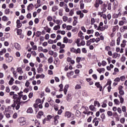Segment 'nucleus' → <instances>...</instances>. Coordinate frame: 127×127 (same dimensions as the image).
<instances>
[{"mask_svg":"<svg viewBox=\"0 0 127 127\" xmlns=\"http://www.w3.org/2000/svg\"><path fill=\"white\" fill-rule=\"evenodd\" d=\"M25 122L24 117H20L18 119V123H19L20 126H24L26 124Z\"/></svg>","mask_w":127,"mask_h":127,"instance_id":"nucleus-1","label":"nucleus"},{"mask_svg":"<svg viewBox=\"0 0 127 127\" xmlns=\"http://www.w3.org/2000/svg\"><path fill=\"white\" fill-rule=\"evenodd\" d=\"M103 3L102 0H97L95 2V3L94 4L95 7H98L100 4H102Z\"/></svg>","mask_w":127,"mask_h":127,"instance_id":"nucleus-2","label":"nucleus"},{"mask_svg":"<svg viewBox=\"0 0 127 127\" xmlns=\"http://www.w3.org/2000/svg\"><path fill=\"white\" fill-rule=\"evenodd\" d=\"M14 47H15V49H17V50H20V49H21L20 45L17 43H14Z\"/></svg>","mask_w":127,"mask_h":127,"instance_id":"nucleus-3","label":"nucleus"},{"mask_svg":"<svg viewBox=\"0 0 127 127\" xmlns=\"http://www.w3.org/2000/svg\"><path fill=\"white\" fill-rule=\"evenodd\" d=\"M16 27L17 28H20V27H21V26H22V24H21L20 23V20L19 19H17L16 21Z\"/></svg>","mask_w":127,"mask_h":127,"instance_id":"nucleus-4","label":"nucleus"},{"mask_svg":"<svg viewBox=\"0 0 127 127\" xmlns=\"http://www.w3.org/2000/svg\"><path fill=\"white\" fill-rule=\"evenodd\" d=\"M68 88H69V85L66 84L65 85L64 87V95H67V92L68 91Z\"/></svg>","mask_w":127,"mask_h":127,"instance_id":"nucleus-5","label":"nucleus"},{"mask_svg":"<svg viewBox=\"0 0 127 127\" xmlns=\"http://www.w3.org/2000/svg\"><path fill=\"white\" fill-rule=\"evenodd\" d=\"M18 98L16 99V101L17 102H20V100H21V98H22V97L23 96V94H21L19 93H18Z\"/></svg>","mask_w":127,"mask_h":127,"instance_id":"nucleus-6","label":"nucleus"},{"mask_svg":"<svg viewBox=\"0 0 127 127\" xmlns=\"http://www.w3.org/2000/svg\"><path fill=\"white\" fill-rule=\"evenodd\" d=\"M33 9V4L30 3L27 6V10H32Z\"/></svg>","mask_w":127,"mask_h":127,"instance_id":"nucleus-7","label":"nucleus"},{"mask_svg":"<svg viewBox=\"0 0 127 127\" xmlns=\"http://www.w3.org/2000/svg\"><path fill=\"white\" fill-rule=\"evenodd\" d=\"M6 60L7 62H8V63H10V62H11L12 60H13V58L11 56H9L8 58H7V59H6Z\"/></svg>","mask_w":127,"mask_h":127,"instance_id":"nucleus-8","label":"nucleus"},{"mask_svg":"<svg viewBox=\"0 0 127 127\" xmlns=\"http://www.w3.org/2000/svg\"><path fill=\"white\" fill-rule=\"evenodd\" d=\"M64 116L67 117V118H70L71 117V112H70L69 111L65 112Z\"/></svg>","mask_w":127,"mask_h":127,"instance_id":"nucleus-9","label":"nucleus"},{"mask_svg":"<svg viewBox=\"0 0 127 127\" xmlns=\"http://www.w3.org/2000/svg\"><path fill=\"white\" fill-rule=\"evenodd\" d=\"M75 116L77 118L81 117V112L79 110H76L75 112Z\"/></svg>","mask_w":127,"mask_h":127,"instance_id":"nucleus-10","label":"nucleus"},{"mask_svg":"<svg viewBox=\"0 0 127 127\" xmlns=\"http://www.w3.org/2000/svg\"><path fill=\"white\" fill-rule=\"evenodd\" d=\"M20 104H21V102H20V101L17 103V105L15 107V109L17 111H18V110H19V108H20Z\"/></svg>","mask_w":127,"mask_h":127,"instance_id":"nucleus-11","label":"nucleus"},{"mask_svg":"<svg viewBox=\"0 0 127 127\" xmlns=\"http://www.w3.org/2000/svg\"><path fill=\"white\" fill-rule=\"evenodd\" d=\"M27 113L28 114H32V113H33V110L32 109V108H29L27 110Z\"/></svg>","mask_w":127,"mask_h":127,"instance_id":"nucleus-12","label":"nucleus"},{"mask_svg":"<svg viewBox=\"0 0 127 127\" xmlns=\"http://www.w3.org/2000/svg\"><path fill=\"white\" fill-rule=\"evenodd\" d=\"M13 104L11 105V107H12V108H15L16 106V104H17V103H19V102L16 101V100H13Z\"/></svg>","mask_w":127,"mask_h":127,"instance_id":"nucleus-13","label":"nucleus"},{"mask_svg":"<svg viewBox=\"0 0 127 127\" xmlns=\"http://www.w3.org/2000/svg\"><path fill=\"white\" fill-rule=\"evenodd\" d=\"M127 29V26H124L123 28H120V31L121 32H125V30Z\"/></svg>","mask_w":127,"mask_h":127,"instance_id":"nucleus-14","label":"nucleus"},{"mask_svg":"<svg viewBox=\"0 0 127 127\" xmlns=\"http://www.w3.org/2000/svg\"><path fill=\"white\" fill-rule=\"evenodd\" d=\"M37 3H36L35 4V6H36V8L39 7V6L41 5L40 4V0H37Z\"/></svg>","mask_w":127,"mask_h":127,"instance_id":"nucleus-15","label":"nucleus"},{"mask_svg":"<svg viewBox=\"0 0 127 127\" xmlns=\"http://www.w3.org/2000/svg\"><path fill=\"white\" fill-rule=\"evenodd\" d=\"M79 36L80 37V39H81V40H83V39H84L85 38V37L83 36V33L82 32H79Z\"/></svg>","mask_w":127,"mask_h":127,"instance_id":"nucleus-16","label":"nucleus"},{"mask_svg":"<svg viewBox=\"0 0 127 127\" xmlns=\"http://www.w3.org/2000/svg\"><path fill=\"white\" fill-rule=\"evenodd\" d=\"M48 63H49V64H51L53 62V57H50L48 59Z\"/></svg>","mask_w":127,"mask_h":127,"instance_id":"nucleus-17","label":"nucleus"},{"mask_svg":"<svg viewBox=\"0 0 127 127\" xmlns=\"http://www.w3.org/2000/svg\"><path fill=\"white\" fill-rule=\"evenodd\" d=\"M13 81H14V79H13V77H11L10 80L9 81L8 84L10 85L13 84Z\"/></svg>","mask_w":127,"mask_h":127,"instance_id":"nucleus-18","label":"nucleus"},{"mask_svg":"<svg viewBox=\"0 0 127 127\" xmlns=\"http://www.w3.org/2000/svg\"><path fill=\"white\" fill-rule=\"evenodd\" d=\"M111 2H114V5L115 6H118L119 5V2L117 0H112Z\"/></svg>","mask_w":127,"mask_h":127,"instance_id":"nucleus-19","label":"nucleus"},{"mask_svg":"<svg viewBox=\"0 0 127 127\" xmlns=\"http://www.w3.org/2000/svg\"><path fill=\"white\" fill-rule=\"evenodd\" d=\"M12 89L16 91V92L19 90L18 87L16 86V85H13V86H12Z\"/></svg>","mask_w":127,"mask_h":127,"instance_id":"nucleus-20","label":"nucleus"},{"mask_svg":"<svg viewBox=\"0 0 127 127\" xmlns=\"http://www.w3.org/2000/svg\"><path fill=\"white\" fill-rule=\"evenodd\" d=\"M17 70L18 73H20L21 75L22 74V73H23V71H22V68L21 67H18Z\"/></svg>","mask_w":127,"mask_h":127,"instance_id":"nucleus-21","label":"nucleus"},{"mask_svg":"<svg viewBox=\"0 0 127 127\" xmlns=\"http://www.w3.org/2000/svg\"><path fill=\"white\" fill-rule=\"evenodd\" d=\"M119 98L120 99V103L121 104H124V101H125L122 95L119 96Z\"/></svg>","mask_w":127,"mask_h":127,"instance_id":"nucleus-22","label":"nucleus"},{"mask_svg":"<svg viewBox=\"0 0 127 127\" xmlns=\"http://www.w3.org/2000/svg\"><path fill=\"white\" fill-rule=\"evenodd\" d=\"M13 99L14 101H16V100H17V99H18V95L17 94H14L13 95Z\"/></svg>","mask_w":127,"mask_h":127,"instance_id":"nucleus-23","label":"nucleus"},{"mask_svg":"<svg viewBox=\"0 0 127 127\" xmlns=\"http://www.w3.org/2000/svg\"><path fill=\"white\" fill-rule=\"evenodd\" d=\"M37 71L39 73H42V72H43V68L42 67H38L37 68Z\"/></svg>","mask_w":127,"mask_h":127,"instance_id":"nucleus-24","label":"nucleus"},{"mask_svg":"<svg viewBox=\"0 0 127 127\" xmlns=\"http://www.w3.org/2000/svg\"><path fill=\"white\" fill-rule=\"evenodd\" d=\"M73 19H74V20L73 21V25L75 26V25H76V23H77V20H76L78 19V18H77V17L74 16L73 17Z\"/></svg>","mask_w":127,"mask_h":127,"instance_id":"nucleus-25","label":"nucleus"},{"mask_svg":"<svg viewBox=\"0 0 127 127\" xmlns=\"http://www.w3.org/2000/svg\"><path fill=\"white\" fill-rule=\"evenodd\" d=\"M81 88H82V87L81 86V85H80V84H77L75 86V90H79V89H81Z\"/></svg>","mask_w":127,"mask_h":127,"instance_id":"nucleus-26","label":"nucleus"},{"mask_svg":"<svg viewBox=\"0 0 127 127\" xmlns=\"http://www.w3.org/2000/svg\"><path fill=\"white\" fill-rule=\"evenodd\" d=\"M87 34H93L94 33V30H88L87 31Z\"/></svg>","mask_w":127,"mask_h":127,"instance_id":"nucleus-27","label":"nucleus"},{"mask_svg":"<svg viewBox=\"0 0 127 127\" xmlns=\"http://www.w3.org/2000/svg\"><path fill=\"white\" fill-rule=\"evenodd\" d=\"M21 33H22V30H21V29H18L17 30V35H21Z\"/></svg>","mask_w":127,"mask_h":127,"instance_id":"nucleus-28","label":"nucleus"},{"mask_svg":"<svg viewBox=\"0 0 127 127\" xmlns=\"http://www.w3.org/2000/svg\"><path fill=\"white\" fill-rule=\"evenodd\" d=\"M101 118L102 119V122H104V120H105L106 119V116L105 115V114L103 113L101 115Z\"/></svg>","mask_w":127,"mask_h":127,"instance_id":"nucleus-29","label":"nucleus"},{"mask_svg":"<svg viewBox=\"0 0 127 127\" xmlns=\"http://www.w3.org/2000/svg\"><path fill=\"white\" fill-rule=\"evenodd\" d=\"M68 39L67 38V37H64V38L63 43H68Z\"/></svg>","mask_w":127,"mask_h":127,"instance_id":"nucleus-30","label":"nucleus"},{"mask_svg":"<svg viewBox=\"0 0 127 127\" xmlns=\"http://www.w3.org/2000/svg\"><path fill=\"white\" fill-rule=\"evenodd\" d=\"M57 9H58V6H55L52 7V11L54 12H55L56 11H57Z\"/></svg>","mask_w":127,"mask_h":127,"instance_id":"nucleus-31","label":"nucleus"},{"mask_svg":"<svg viewBox=\"0 0 127 127\" xmlns=\"http://www.w3.org/2000/svg\"><path fill=\"white\" fill-rule=\"evenodd\" d=\"M47 20L48 21H52V20H53V18L51 16H49L47 17Z\"/></svg>","mask_w":127,"mask_h":127,"instance_id":"nucleus-32","label":"nucleus"},{"mask_svg":"<svg viewBox=\"0 0 127 127\" xmlns=\"http://www.w3.org/2000/svg\"><path fill=\"white\" fill-rule=\"evenodd\" d=\"M89 109L90 111H95V109H96V108H95V107L93 105H90L89 106Z\"/></svg>","mask_w":127,"mask_h":127,"instance_id":"nucleus-33","label":"nucleus"},{"mask_svg":"<svg viewBox=\"0 0 127 127\" xmlns=\"http://www.w3.org/2000/svg\"><path fill=\"white\" fill-rule=\"evenodd\" d=\"M114 103L115 105H120V101L117 99H114Z\"/></svg>","mask_w":127,"mask_h":127,"instance_id":"nucleus-34","label":"nucleus"},{"mask_svg":"<svg viewBox=\"0 0 127 127\" xmlns=\"http://www.w3.org/2000/svg\"><path fill=\"white\" fill-rule=\"evenodd\" d=\"M95 85L96 86L97 88H100L101 86H102L99 82H96Z\"/></svg>","mask_w":127,"mask_h":127,"instance_id":"nucleus-35","label":"nucleus"},{"mask_svg":"<svg viewBox=\"0 0 127 127\" xmlns=\"http://www.w3.org/2000/svg\"><path fill=\"white\" fill-rule=\"evenodd\" d=\"M121 42V37H118L117 40V45H120V43Z\"/></svg>","mask_w":127,"mask_h":127,"instance_id":"nucleus-36","label":"nucleus"},{"mask_svg":"<svg viewBox=\"0 0 127 127\" xmlns=\"http://www.w3.org/2000/svg\"><path fill=\"white\" fill-rule=\"evenodd\" d=\"M118 56H119V54H118L117 53H115L113 54V58H114V59H116V58H117V57H118Z\"/></svg>","mask_w":127,"mask_h":127,"instance_id":"nucleus-37","label":"nucleus"},{"mask_svg":"<svg viewBox=\"0 0 127 127\" xmlns=\"http://www.w3.org/2000/svg\"><path fill=\"white\" fill-rule=\"evenodd\" d=\"M63 19L64 21L66 22L67 20H68V17H67V16H64L63 17Z\"/></svg>","mask_w":127,"mask_h":127,"instance_id":"nucleus-38","label":"nucleus"},{"mask_svg":"<svg viewBox=\"0 0 127 127\" xmlns=\"http://www.w3.org/2000/svg\"><path fill=\"white\" fill-rule=\"evenodd\" d=\"M41 34H42V33H41V32H40L39 31H37L36 36L37 37H39L40 36V35H41Z\"/></svg>","mask_w":127,"mask_h":127,"instance_id":"nucleus-39","label":"nucleus"},{"mask_svg":"<svg viewBox=\"0 0 127 127\" xmlns=\"http://www.w3.org/2000/svg\"><path fill=\"white\" fill-rule=\"evenodd\" d=\"M70 52L76 54V49L74 48H70Z\"/></svg>","mask_w":127,"mask_h":127,"instance_id":"nucleus-40","label":"nucleus"},{"mask_svg":"<svg viewBox=\"0 0 127 127\" xmlns=\"http://www.w3.org/2000/svg\"><path fill=\"white\" fill-rule=\"evenodd\" d=\"M107 115L109 117H112V116H113V112H112V111H109L107 112Z\"/></svg>","mask_w":127,"mask_h":127,"instance_id":"nucleus-41","label":"nucleus"},{"mask_svg":"<svg viewBox=\"0 0 127 127\" xmlns=\"http://www.w3.org/2000/svg\"><path fill=\"white\" fill-rule=\"evenodd\" d=\"M122 111L123 113H126L127 112V107H126V106H124L122 107Z\"/></svg>","mask_w":127,"mask_h":127,"instance_id":"nucleus-42","label":"nucleus"},{"mask_svg":"<svg viewBox=\"0 0 127 127\" xmlns=\"http://www.w3.org/2000/svg\"><path fill=\"white\" fill-rule=\"evenodd\" d=\"M112 3H109L108 5V9H109V10H111V9H112Z\"/></svg>","mask_w":127,"mask_h":127,"instance_id":"nucleus-43","label":"nucleus"},{"mask_svg":"<svg viewBox=\"0 0 127 127\" xmlns=\"http://www.w3.org/2000/svg\"><path fill=\"white\" fill-rule=\"evenodd\" d=\"M52 119V116L49 115L47 117V121H50Z\"/></svg>","mask_w":127,"mask_h":127,"instance_id":"nucleus-44","label":"nucleus"},{"mask_svg":"<svg viewBox=\"0 0 127 127\" xmlns=\"http://www.w3.org/2000/svg\"><path fill=\"white\" fill-rule=\"evenodd\" d=\"M119 24L120 25V26H122L125 24V22H124L123 20H121L119 22Z\"/></svg>","mask_w":127,"mask_h":127,"instance_id":"nucleus-45","label":"nucleus"},{"mask_svg":"<svg viewBox=\"0 0 127 127\" xmlns=\"http://www.w3.org/2000/svg\"><path fill=\"white\" fill-rule=\"evenodd\" d=\"M119 94L121 95V96H124L125 92H124L123 90H119Z\"/></svg>","mask_w":127,"mask_h":127,"instance_id":"nucleus-46","label":"nucleus"},{"mask_svg":"<svg viewBox=\"0 0 127 127\" xmlns=\"http://www.w3.org/2000/svg\"><path fill=\"white\" fill-rule=\"evenodd\" d=\"M2 20H3V21H6V20H7V17L5 16H3L2 17Z\"/></svg>","mask_w":127,"mask_h":127,"instance_id":"nucleus-47","label":"nucleus"},{"mask_svg":"<svg viewBox=\"0 0 127 127\" xmlns=\"http://www.w3.org/2000/svg\"><path fill=\"white\" fill-rule=\"evenodd\" d=\"M25 86L27 87V88H28V87H29V85H30V83H29V82H28V80L26 81L25 84Z\"/></svg>","mask_w":127,"mask_h":127,"instance_id":"nucleus-48","label":"nucleus"},{"mask_svg":"<svg viewBox=\"0 0 127 127\" xmlns=\"http://www.w3.org/2000/svg\"><path fill=\"white\" fill-rule=\"evenodd\" d=\"M40 103H41V100L40 99H37L36 100V104L38 105V104H40Z\"/></svg>","mask_w":127,"mask_h":127,"instance_id":"nucleus-49","label":"nucleus"},{"mask_svg":"<svg viewBox=\"0 0 127 127\" xmlns=\"http://www.w3.org/2000/svg\"><path fill=\"white\" fill-rule=\"evenodd\" d=\"M118 28H119V26H114L113 28V32H115V31H116Z\"/></svg>","mask_w":127,"mask_h":127,"instance_id":"nucleus-50","label":"nucleus"},{"mask_svg":"<svg viewBox=\"0 0 127 127\" xmlns=\"http://www.w3.org/2000/svg\"><path fill=\"white\" fill-rule=\"evenodd\" d=\"M70 97H71V95H70L69 94H67V97L66 98L67 102H70Z\"/></svg>","mask_w":127,"mask_h":127,"instance_id":"nucleus-51","label":"nucleus"},{"mask_svg":"<svg viewBox=\"0 0 127 127\" xmlns=\"http://www.w3.org/2000/svg\"><path fill=\"white\" fill-rule=\"evenodd\" d=\"M78 53L80 54L81 53V49L80 48H77V50H76V54H78Z\"/></svg>","mask_w":127,"mask_h":127,"instance_id":"nucleus-52","label":"nucleus"},{"mask_svg":"<svg viewBox=\"0 0 127 127\" xmlns=\"http://www.w3.org/2000/svg\"><path fill=\"white\" fill-rule=\"evenodd\" d=\"M26 17H27V18H28V19H30V18H31V13H28V14H27V15H26Z\"/></svg>","mask_w":127,"mask_h":127,"instance_id":"nucleus-53","label":"nucleus"},{"mask_svg":"<svg viewBox=\"0 0 127 127\" xmlns=\"http://www.w3.org/2000/svg\"><path fill=\"white\" fill-rule=\"evenodd\" d=\"M49 37H50L49 34H47L45 36V39H46V40H48V39H49Z\"/></svg>","mask_w":127,"mask_h":127,"instance_id":"nucleus-54","label":"nucleus"},{"mask_svg":"<svg viewBox=\"0 0 127 127\" xmlns=\"http://www.w3.org/2000/svg\"><path fill=\"white\" fill-rule=\"evenodd\" d=\"M85 44L86 43L84 40L81 41V42H80V45H81V46H84Z\"/></svg>","mask_w":127,"mask_h":127,"instance_id":"nucleus-55","label":"nucleus"},{"mask_svg":"<svg viewBox=\"0 0 127 127\" xmlns=\"http://www.w3.org/2000/svg\"><path fill=\"white\" fill-rule=\"evenodd\" d=\"M66 29L67 30H71L72 29V26L67 25L66 26Z\"/></svg>","mask_w":127,"mask_h":127,"instance_id":"nucleus-56","label":"nucleus"},{"mask_svg":"<svg viewBox=\"0 0 127 127\" xmlns=\"http://www.w3.org/2000/svg\"><path fill=\"white\" fill-rule=\"evenodd\" d=\"M73 14H74V10H71L69 11V15H70V16H72V15H73Z\"/></svg>","mask_w":127,"mask_h":127,"instance_id":"nucleus-57","label":"nucleus"},{"mask_svg":"<svg viewBox=\"0 0 127 127\" xmlns=\"http://www.w3.org/2000/svg\"><path fill=\"white\" fill-rule=\"evenodd\" d=\"M76 59L77 63H80V61H81V58L77 57Z\"/></svg>","mask_w":127,"mask_h":127,"instance_id":"nucleus-58","label":"nucleus"},{"mask_svg":"<svg viewBox=\"0 0 127 127\" xmlns=\"http://www.w3.org/2000/svg\"><path fill=\"white\" fill-rule=\"evenodd\" d=\"M82 53H85V54L87 53V50H86V48H82Z\"/></svg>","mask_w":127,"mask_h":127,"instance_id":"nucleus-59","label":"nucleus"},{"mask_svg":"<svg viewBox=\"0 0 127 127\" xmlns=\"http://www.w3.org/2000/svg\"><path fill=\"white\" fill-rule=\"evenodd\" d=\"M81 29L83 31V32H86L87 31V30H86V28L84 26H82Z\"/></svg>","mask_w":127,"mask_h":127,"instance_id":"nucleus-60","label":"nucleus"},{"mask_svg":"<svg viewBox=\"0 0 127 127\" xmlns=\"http://www.w3.org/2000/svg\"><path fill=\"white\" fill-rule=\"evenodd\" d=\"M102 66H106L107 65V62L105 61H103L101 63Z\"/></svg>","mask_w":127,"mask_h":127,"instance_id":"nucleus-61","label":"nucleus"},{"mask_svg":"<svg viewBox=\"0 0 127 127\" xmlns=\"http://www.w3.org/2000/svg\"><path fill=\"white\" fill-rule=\"evenodd\" d=\"M50 89H49V88L48 87H46L45 89V92H46V93H50Z\"/></svg>","mask_w":127,"mask_h":127,"instance_id":"nucleus-62","label":"nucleus"},{"mask_svg":"<svg viewBox=\"0 0 127 127\" xmlns=\"http://www.w3.org/2000/svg\"><path fill=\"white\" fill-rule=\"evenodd\" d=\"M120 81H121V79L119 77H117L116 78H115L114 79V82H120Z\"/></svg>","mask_w":127,"mask_h":127,"instance_id":"nucleus-63","label":"nucleus"},{"mask_svg":"<svg viewBox=\"0 0 127 127\" xmlns=\"http://www.w3.org/2000/svg\"><path fill=\"white\" fill-rule=\"evenodd\" d=\"M9 12H10L9 9H6L5 10V14H8V13H9Z\"/></svg>","mask_w":127,"mask_h":127,"instance_id":"nucleus-64","label":"nucleus"}]
</instances>
